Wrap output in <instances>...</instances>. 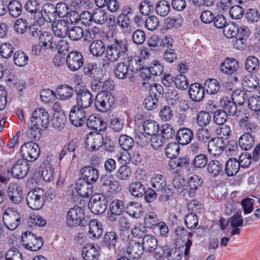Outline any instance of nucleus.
<instances>
[{"label":"nucleus","mask_w":260,"mask_h":260,"mask_svg":"<svg viewBox=\"0 0 260 260\" xmlns=\"http://www.w3.org/2000/svg\"><path fill=\"white\" fill-rule=\"evenodd\" d=\"M128 44L125 39L114 40L113 42L107 46L105 57L111 61L116 62L121 56L127 54Z\"/></svg>","instance_id":"1"},{"label":"nucleus","mask_w":260,"mask_h":260,"mask_svg":"<svg viewBox=\"0 0 260 260\" xmlns=\"http://www.w3.org/2000/svg\"><path fill=\"white\" fill-rule=\"evenodd\" d=\"M151 186L156 191L160 192V200L167 201L172 197L174 191L170 185H167L165 177L161 174H154L151 179Z\"/></svg>","instance_id":"2"},{"label":"nucleus","mask_w":260,"mask_h":260,"mask_svg":"<svg viewBox=\"0 0 260 260\" xmlns=\"http://www.w3.org/2000/svg\"><path fill=\"white\" fill-rule=\"evenodd\" d=\"M46 198L45 191L37 188L28 192L26 201L29 208L33 210H39L43 206Z\"/></svg>","instance_id":"3"},{"label":"nucleus","mask_w":260,"mask_h":260,"mask_svg":"<svg viewBox=\"0 0 260 260\" xmlns=\"http://www.w3.org/2000/svg\"><path fill=\"white\" fill-rule=\"evenodd\" d=\"M133 14L131 6L125 5L121 10V13L116 19V23L119 25L122 32L129 34L132 32L129 15Z\"/></svg>","instance_id":"4"},{"label":"nucleus","mask_w":260,"mask_h":260,"mask_svg":"<svg viewBox=\"0 0 260 260\" xmlns=\"http://www.w3.org/2000/svg\"><path fill=\"white\" fill-rule=\"evenodd\" d=\"M76 106L87 109L93 102L91 92L85 87L75 86Z\"/></svg>","instance_id":"5"},{"label":"nucleus","mask_w":260,"mask_h":260,"mask_svg":"<svg viewBox=\"0 0 260 260\" xmlns=\"http://www.w3.org/2000/svg\"><path fill=\"white\" fill-rule=\"evenodd\" d=\"M88 207L95 214H101L105 212L107 208V197L102 193H96L90 198Z\"/></svg>","instance_id":"6"},{"label":"nucleus","mask_w":260,"mask_h":260,"mask_svg":"<svg viewBox=\"0 0 260 260\" xmlns=\"http://www.w3.org/2000/svg\"><path fill=\"white\" fill-rule=\"evenodd\" d=\"M43 243L42 237H37L31 232H26L22 236V245L30 251H36L40 249Z\"/></svg>","instance_id":"7"},{"label":"nucleus","mask_w":260,"mask_h":260,"mask_svg":"<svg viewBox=\"0 0 260 260\" xmlns=\"http://www.w3.org/2000/svg\"><path fill=\"white\" fill-rule=\"evenodd\" d=\"M114 103V98L110 92H100L95 98L94 105L100 112H104L110 110Z\"/></svg>","instance_id":"8"},{"label":"nucleus","mask_w":260,"mask_h":260,"mask_svg":"<svg viewBox=\"0 0 260 260\" xmlns=\"http://www.w3.org/2000/svg\"><path fill=\"white\" fill-rule=\"evenodd\" d=\"M21 216L14 208H8L3 213V220L5 225L10 230H15L19 225Z\"/></svg>","instance_id":"9"},{"label":"nucleus","mask_w":260,"mask_h":260,"mask_svg":"<svg viewBox=\"0 0 260 260\" xmlns=\"http://www.w3.org/2000/svg\"><path fill=\"white\" fill-rule=\"evenodd\" d=\"M20 153L24 160L34 161L39 157L40 149L38 144L29 142L25 143L21 146Z\"/></svg>","instance_id":"10"},{"label":"nucleus","mask_w":260,"mask_h":260,"mask_svg":"<svg viewBox=\"0 0 260 260\" xmlns=\"http://www.w3.org/2000/svg\"><path fill=\"white\" fill-rule=\"evenodd\" d=\"M50 117L48 112L43 108H37L32 113L30 123L32 126L46 129L49 124Z\"/></svg>","instance_id":"11"},{"label":"nucleus","mask_w":260,"mask_h":260,"mask_svg":"<svg viewBox=\"0 0 260 260\" xmlns=\"http://www.w3.org/2000/svg\"><path fill=\"white\" fill-rule=\"evenodd\" d=\"M86 109L76 105H73L69 114V119L72 124L76 127L82 126L86 120Z\"/></svg>","instance_id":"12"},{"label":"nucleus","mask_w":260,"mask_h":260,"mask_svg":"<svg viewBox=\"0 0 260 260\" xmlns=\"http://www.w3.org/2000/svg\"><path fill=\"white\" fill-rule=\"evenodd\" d=\"M84 63L82 54L78 51L70 52L66 58V64L71 71L75 72L80 69Z\"/></svg>","instance_id":"13"},{"label":"nucleus","mask_w":260,"mask_h":260,"mask_svg":"<svg viewBox=\"0 0 260 260\" xmlns=\"http://www.w3.org/2000/svg\"><path fill=\"white\" fill-rule=\"evenodd\" d=\"M83 217V210L78 206H74L68 212L67 224L70 227L79 225Z\"/></svg>","instance_id":"14"},{"label":"nucleus","mask_w":260,"mask_h":260,"mask_svg":"<svg viewBox=\"0 0 260 260\" xmlns=\"http://www.w3.org/2000/svg\"><path fill=\"white\" fill-rule=\"evenodd\" d=\"M123 202L120 200H114L110 204V211L107 212V218L110 222L113 223L124 212Z\"/></svg>","instance_id":"15"},{"label":"nucleus","mask_w":260,"mask_h":260,"mask_svg":"<svg viewBox=\"0 0 260 260\" xmlns=\"http://www.w3.org/2000/svg\"><path fill=\"white\" fill-rule=\"evenodd\" d=\"M239 67V63L236 59L227 57L220 63L219 70L223 74L232 76L237 74Z\"/></svg>","instance_id":"16"},{"label":"nucleus","mask_w":260,"mask_h":260,"mask_svg":"<svg viewBox=\"0 0 260 260\" xmlns=\"http://www.w3.org/2000/svg\"><path fill=\"white\" fill-rule=\"evenodd\" d=\"M39 18H42L47 22L53 23L57 18L55 6L50 3H46L43 7L42 10L39 12Z\"/></svg>","instance_id":"17"},{"label":"nucleus","mask_w":260,"mask_h":260,"mask_svg":"<svg viewBox=\"0 0 260 260\" xmlns=\"http://www.w3.org/2000/svg\"><path fill=\"white\" fill-rule=\"evenodd\" d=\"M80 179L92 184H94L99 178V171L91 166H86L80 170Z\"/></svg>","instance_id":"18"},{"label":"nucleus","mask_w":260,"mask_h":260,"mask_svg":"<svg viewBox=\"0 0 260 260\" xmlns=\"http://www.w3.org/2000/svg\"><path fill=\"white\" fill-rule=\"evenodd\" d=\"M29 170L28 165L23 159H19L11 169L12 175L17 179H22L27 174Z\"/></svg>","instance_id":"19"},{"label":"nucleus","mask_w":260,"mask_h":260,"mask_svg":"<svg viewBox=\"0 0 260 260\" xmlns=\"http://www.w3.org/2000/svg\"><path fill=\"white\" fill-rule=\"evenodd\" d=\"M224 149V142L222 138L211 139L208 145V151L213 156H219Z\"/></svg>","instance_id":"20"},{"label":"nucleus","mask_w":260,"mask_h":260,"mask_svg":"<svg viewBox=\"0 0 260 260\" xmlns=\"http://www.w3.org/2000/svg\"><path fill=\"white\" fill-rule=\"evenodd\" d=\"M55 93L57 99L61 101L69 100L75 93V88L66 84L59 85L55 89Z\"/></svg>","instance_id":"21"},{"label":"nucleus","mask_w":260,"mask_h":260,"mask_svg":"<svg viewBox=\"0 0 260 260\" xmlns=\"http://www.w3.org/2000/svg\"><path fill=\"white\" fill-rule=\"evenodd\" d=\"M93 184L80 178L76 181V189L78 194L83 198H88L93 192Z\"/></svg>","instance_id":"22"},{"label":"nucleus","mask_w":260,"mask_h":260,"mask_svg":"<svg viewBox=\"0 0 260 260\" xmlns=\"http://www.w3.org/2000/svg\"><path fill=\"white\" fill-rule=\"evenodd\" d=\"M69 24V21L64 19L54 22L52 23V28L54 35L60 38L65 37L68 35V30L70 27Z\"/></svg>","instance_id":"23"},{"label":"nucleus","mask_w":260,"mask_h":260,"mask_svg":"<svg viewBox=\"0 0 260 260\" xmlns=\"http://www.w3.org/2000/svg\"><path fill=\"white\" fill-rule=\"evenodd\" d=\"M188 93L190 98L193 101L199 102L204 98L205 89L200 83H194L190 85Z\"/></svg>","instance_id":"24"},{"label":"nucleus","mask_w":260,"mask_h":260,"mask_svg":"<svg viewBox=\"0 0 260 260\" xmlns=\"http://www.w3.org/2000/svg\"><path fill=\"white\" fill-rule=\"evenodd\" d=\"M8 194L10 201L14 204H19L22 201V191L16 183H10L8 188Z\"/></svg>","instance_id":"25"},{"label":"nucleus","mask_w":260,"mask_h":260,"mask_svg":"<svg viewBox=\"0 0 260 260\" xmlns=\"http://www.w3.org/2000/svg\"><path fill=\"white\" fill-rule=\"evenodd\" d=\"M193 138V132L186 127L180 128L176 134V139L178 143L182 145L189 144Z\"/></svg>","instance_id":"26"},{"label":"nucleus","mask_w":260,"mask_h":260,"mask_svg":"<svg viewBox=\"0 0 260 260\" xmlns=\"http://www.w3.org/2000/svg\"><path fill=\"white\" fill-rule=\"evenodd\" d=\"M118 237L115 232H107L104 237L103 245L110 250L119 251V247L116 250V244L118 242Z\"/></svg>","instance_id":"27"},{"label":"nucleus","mask_w":260,"mask_h":260,"mask_svg":"<svg viewBox=\"0 0 260 260\" xmlns=\"http://www.w3.org/2000/svg\"><path fill=\"white\" fill-rule=\"evenodd\" d=\"M220 104L223 108V110L226 112L229 116H234L236 114L237 112V104L232 98L223 97L220 100Z\"/></svg>","instance_id":"28"},{"label":"nucleus","mask_w":260,"mask_h":260,"mask_svg":"<svg viewBox=\"0 0 260 260\" xmlns=\"http://www.w3.org/2000/svg\"><path fill=\"white\" fill-rule=\"evenodd\" d=\"M100 252L93 244H86L82 248V256L85 260H97Z\"/></svg>","instance_id":"29"},{"label":"nucleus","mask_w":260,"mask_h":260,"mask_svg":"<svg viewBox=\"0 0 260 260\" xmlns=\"http://www.w3.org/2000/svg\"><path fill=\"white\" fill-rule=\"evenodd\" d=\"M102 226V224L97 219L91 220L89 225L88 235L89 238L93 240L99 239L103 233Z\"/></svg>","instance_id":"30"},{"label":"nucleus","mask_w":260,"mask_h":260,"mask_svg":"<svg viewBox=\"0 0 260 260\" xmlns=\"http://www.w3.org/2000/svg\"><path fill=\"white\" fill-rule=\"evenodd\" d=\"M207 171L209 176L213 178H216L223 173L221 163L215 159L209 161L207 166Z\"/></svg>","instance_id":"31"},{"label":"nucleus","mask_w":260,"mask_h":260,"mask_svg":"<svg viewBox=\"0 0 260 260\" xmlns=\"http://www.w3.org/2000/svg\"><path fill=\"white\" fill-rule=\"evenodd\" d=\"M39 40L41 46L45 47L46 49L54 51L55 42L53 41V36L51 33L46 31L42 32Z\"/></svg>","instance_id":"32"},{"label":"nucleus","mask_w":260,"mask_h":260,"mask_svg":"<svg viewBox=\"0 0 260 260\" xmlns=\"http://www.w3.org/2000/svg\"><path fill=\"white\" fill-rule=\"evenodd\" d=\"M157 243V240L154 236L148 234L143 237L142 245L145 251L151 253L156 248Z\"/></svg>","instance_id":"33"},{"label":"nucleus","mask_w":260,"mask_h":260,"mask_svg":"<svg viewBox=\"0 0 260 260\" xmlns=\"http://www.w3.org/2000/svg\"><path fill=\"white\" fill-rule=\"evenodd\" d=\"M106 48L105 43L101 40H95L90 45V53L95 57L102 56L105 52Z\"/></svg>","instance_id":"34"},{"label":"nucleus","mask_w":260,"mask_h":260,"mask_svg":"<svg viewBox=\"0 0 260 260\" xmlns=\"http://www.w3.org/2000/svg\"><path fill=\"white\" fill-rule=\"evenodd\" d=\"M203 181L201 177L194 175L190 177L188 181V194L190 198L195 197L196 191L202 186Z\"/></svg>","instance_id":"35"},{"label":"nucleus","mask_w":260,"mask_h":260,"mask_svg":"<svg viewBox=\"0 0 260 260\" xmlns=\"http://www.w3.org/2000/svg\"><path fill=\"white\" fill-rule=\"evenodd\" d=\"M128 255L133 259H139L144 250L142 244L136 242H130L127 248Z\"/></svg>","instance_id":"36"},{"label":"nucleus","mask_w":260,"mask_h":260,"mask_svg":"<svg viewBox=\"0 0 260 260\" xmlns=\"http://www.w3.org/2000/svg\"><path fill=\"white\" fill-rule=\"evenodd\" d=\"M146 188L141 181L133 182L129 185L128 190L130 193L135 198H142L145 194Z\"/></svg>","instance_id":"37"},{"label":"nucleus","mask_w":260,"mask_h":260,"mask_svg":"<svg viewBox=\"0 0 260 260\" xmlns=\"http://www.w3.org/2000/svg\"><path fill=\"white\" fill-rule=\"evenodd\" d=\"M86 125L91 129L99 131L104 130L106 128L103 120L94 115L89 116L86 120Z\"/></svg>","instance_id":"38"},{"label":"nucleus","mask_w":260,"mask_h":260,"mask_svg":"<svg viewBox=\"0 0 260 260\" xmlns=\"http://www.w3.org/2000/svg\"><path fill=\"white\" fill-rule=\"evenodd\" d=\"M259 84L257 77L255 75H249L245 76L242 85L246 92H250L255 90Z\"/></svg>","instance_id":"39"},{"label":"nucleus","mask_w":260,"mask_h":260,"mask_svg":"<svg viewBox=\"0 0 260 260\" xmlns=\"http://www.w3.org/2000/svg\"><path fill=\"white\" fill-rule=\"evenodd\" d=\"M125 61H126L130 71L133 73H137L144 66L143 60L139 56L128 57Z\"/></svg>","instance_id":"40"},{"label":"nucleus","mask_w":260,"mask_h":260,"mask_svg":"<svg viewBox=\"0 0 260 260\" xmlns=\"http://www.w3.org/2000/svg\"><path fill=\"white\" fill-rule=\"evenodd\" d=\"M254 143V137L248 133H246L242 135L239 140L240 147L244 150H249L252 148Z\"/></svg>","instance_id":"41"},{"label":"nucleus","mask_w":260,"mask_h":260,"mask_svg":"<svg viewBox=\"0 0 260 260\" xmlns=\"http://www.w3.org/2000/svg\"><path fill=\"white\" fill-rule=\"evenodd\" d=\"M238 161L235 158H230L226 162L225 172L228 176H233L238 172L240 168Z\"/></svg>","instance_id":"42"},{"label":"nucleus","mask_w":260,"mask_h":260,"mask_svg":"<svg viewBox=\"0 0 260 260\" xmlns=\"http://www.w3.org/2000/svg\"><path fill=\"white\" fill-rule=\"evenodd\" d=\"M128 67L126 61L120 62L116 64L114 69V74L118 79H126L128 75Z\"/></svg>","instance_id":"43"},{"label":"nucleus","mask_w":260,"mask_h":260,"mask_svg":"<svg viewBox=\"0 0 260 260\" xmlns=\"http://www.w3.org/2000/svg\"><path fill=\"white\" fill-rule=\"evenodd\" d=\"M126 212L133 218H139L142 213L141 204L134 202H130L126 207Z\"/></svg>","instance_id":"44"},{"label":"nucleus","mask_w":260,"mask_h":260,"mask_svg":"<svg viewBox=\"0 0 260 260\" xmlns=\"http://www.w3.org/2000/svg\"><path fill=\"white\" fill-rule=\"evenodd\" d=\"M150 94L147 96L143 102L144 106L148 110H152L157 107L158 99L156 97V93L153 92L151 89Z\"/></svg>","instance_id":"45"},{"label":"nucleus","mask_w":260,"mask_h":260,"mask_svg":"<svg viewBox=\"0 0 260 260\" xmlns=\"http://www.w3.org/2000/svg\"><path fill=\"white\" fill-rule=\"evenodd\" d=\"M158 218L156 214L153 212L147 213L144 218L145 226L148 229H154L158 223Z\"/></svg>","instance_id":"46"},{"label":"nucleus","mask_w":260,"mask_h":260,"mask_svg":"<svg viewBox=\"0 0 260 260\" xmlns=\"http://www.w3.org/2000/svg\"><path fill=\"white\" fill-rule=\"evenodd\" d=\"M143 128L146 134L153 136L158 132L159 126L156 121L153 120H147L143 123Z\"/></svg>","instance_id":"47"},{"label":"nucleus","mask_w":260,"mask_h":260,"mask_svg":"<svg viewBox=\"0 0 260 260\" xmlns=\"http://www.w3.org/2000/svg\"><path fill=\"white\" fill-rule=\"evenodd\" d=\"M219 84L215 79H208L204 83V88L210 94H215L219 90Z\"/></svg>","instance_id":"48"},{"label":"nucleus","mask_w":260,"mask_h":260,"mask_svg":"<svg viewBox=\"0 0 260 260\" xmlns=\"http://www.w3.org/2000/svg\"><path fill=\"white\" fill-rule=\"evenodd\" d=\"M196 122L201 127H205L210 123L211 119V115L208 112L201 111L196 116Z\"/></svg>","instance_id":"49"},{"label":"nucleus","mask_w":260,"mask_h":260,"mask_svg":"<svg viewBox=\"0 0 260 260\" xmlns=\"http://www.w3.org/2000/svg\"><path fill=\"white\" fill-rule=\"evenodd\" d=\"M155 11L157 15L166 16L170 11V3L166 0H159L155 6Z\"/></svg>","instance_id":"50"},{"label":"nucleus","mask_w":260,"mask_h":260,"mask_svg":"<svg viewBox=\"0 0 260 260\" xmlns=\"http://www.w3.org/2000/svg\"><path fill=\"white\" fill-rule=\"evenodd\" d=\"M182 257V251L180 248L168 246L166 254L167 260H181Z\"/></svg>","instance_id":"51"},{"label":"nucleus","mask_w":260,"mask_h":260,"mask_svg":"<svg viewBox=\"0 0 260 260\" xmlns=\"http://www.w3.org/2000/svg\"><path fill=\"white\" fill-rule=\"evenodd\" d=\"M245 67L248 72L257 71L259 68V60L254 56H249L246 60Z\"/></svg>","instance_id":"52"},{"label":"nucleus","mask_w":260,"mask_h":260,"mask_svg":"<svg viewBox=\"0 0 260 260\" xmlns=\"http://www.w3.org/2000/svg\"><path fill=\"white\" fill-rule=\"evenodd\" d=\"M93 21L99 24H103L107 20V12L101 8L95 9L92 13Z\"/></svg>","instance_id":"53"},{"label":"nucleus","mask_w":260,"mask_h":260,"mask_svg":"<svg viewBox=\"0 0 260 260\" xmlns=\"http://www.w3.org/2000/svg\"><path fill=\"white\" fill-rule=\"evenodd\" d=\"M174 160H172L170 162V166L171 168H179L180 169H189V158L186 156L182 157H174Z\"/></svg>","instance_id":"54"},{"label":"nucleus","mask_w":260,"mask_h":260,"mask_svg":"<svg viewBox=\"0 0 260 260\" xmlns=\"http://www.w3.org/2000/svg\"><path fill=\"white\" fill-rule=\"evenodd\" d=\"M28 60V55L23 51L18 50L14 54L13 61L15 64L18 67L25 66L27 64Z\"/></svg>","instance_id":"55"},{"label":"nucleus","mask_w":260,"mask_h":260,"mask_svg":"<svg viewBox=\"0 0 260 260\" xmlns=\"http://www.w3.org/2000/svg\"><path fill=\"white\" fill-rule=\"evenodd\" d=\"M198 140L202 143H209L211 139V134L210 131L205 127H200L196 132Z\"/></svg>","instance_id":"56"},{"label":"nucleus","mask_w":260,"mask_h":260,"mask_svg":"<svg viewBox=\"0 0 260 260\" xmlns=\"http://www.w3.org/2000/svg\"><path fill=\"white\" fill-rule=\"evenodd\" d=\"M180 152L178 143L173 142L169 143L166 147L165 153L167 157L173 159L177 156Z\"/></svg>","instance_id":"57"},{"label":"nucleus","mask_w":260,"mask_h":260,"mask_svg":"<svg viewBox=\"0 0 260 260\" xmlns=\"http://www.w3.org/2000/svg\"><path fill=\"white\" fill-rule=\"evenodd\" d=\"M66 121L67 117L64 113H57L54 115L52 122L54 128L59 131L62 129L64 127Z\"/></svg>","instance_id":"58"},{"label":"nucleus","mask_w":260,"mask_h":260,"mask_svg":"<svg viewBox=\"0 0 260 260\" xmlns=\"http://www.w3.org/2000/svg\"><path fill=\"white\" fill-rule=\"evenodd\" d=\"M231 98L237 105L242 106L246 102L248 95L246 91L237 89L233 92Z\"/></svg>","instance_id":"59"},{"label":"nucleus","mask_w":260,"mask_h":260,"mask_svg":"<svg viewBox=\"0 0 260 260\" xmlns=\"http://www.w3.org/2000/svg\"><path fill=\"white\" fill-rule=\"evenodd\" d=\"M68 36L72 41H78L84 37V31L82 28L78 26L70 27Z\"/></svg>","instance_id":"60"},{"label":"nucleus","mask_w":260,"mask_h":260,"mask_svg":"<svg viewBox=\"0 0 260 260\" xmlns=\"http://www.w3.org/2000/svg\"><path fill=\"white\" fill-rule=\"evenodd\" d=\"M22 8L21 4L16 0L11 1L8 6L10 14L15 18H17L21 14Z\"/></svg>","instance_id":"61"},{"label":"nucleus","mask_w":260,"mask_h":260,"mask_svg":"<svg viewBox=\"0 0 260 260\" xmlns=\"http://www.w3.org/2000/svg\"><path fill=\"white\" fill-rule=\"evenodd\" d=\"M239 31V26L236 23L233 22L225 25L223 32L227 38H233L237 37Z\"/></svg>","instance_id":"62"},{"label":"nucleus","mask_w":260,"mask_h":260,"mask_svg":"<svg viewBox=\"0 0 260 260\" xmlns=\"http://www.w3.org/2000/svg\"><path fill=\"white\" fill-rule=\"evenodd\" d=\"M29 25L25 19L20 18L16 20L14 28L17 33L23 34L28 30Z\"/></svg>","instance_id":"63"},{"label":"nucleus","mask_w":260,"mask_h":260,"mask_svg":"<svg viewBox=\"0 0 260 260\" xmlns=\"http://www.w3.org/2000/svg\"><path fill=\"white\" fill-rule=\"evenodd\" d=\"M119 144L124 150L131 149L134 145L133 139L127 135H121L119 138Z\"/></svg>","instance_id":"64"}]
</instances>
